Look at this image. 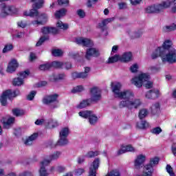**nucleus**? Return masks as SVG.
<instances>
[{
  "mask_svg": "<svg viewBox=\"0 0 176 176\" xmlns=\"http://www.w3.org/2000/svg\"><path fill=\"white\" fill-rule=\"evenodd\" d=\"M67 13V10L65 8H63L61 10H59L56 11L54 14L56 19H61V17H64L65 16V14Z\"/></svg>",
  "mask_w": 176,
  "mask_h": 176,
  "instance_id": "72a5a7b5",
  "label": "nucleus"
},
{
  "mask_svg": "<svg viewBox=\"0 0 176 176\" xmlns=\"http://www.w3.org/2000/svg\"><path fill=\"white\" fill-rule=\"evenodd\" d=\"M38 14V10H36V9H32L29 11L23 12L24 16H29L30 17H36Z\"/></svg>",
  "mask_w": 176,
  "mask_h": 176,
  "instance_id": "2f4dec72",
  "label": "nucleus"
},
{
  "mask_svg": "<svg viewBox=\"0 0 176 176\" xmlns=\"http://www.w3.org/2000/svg\"><path fill=\"white\" fill-rule=\"evenodd\" d=\"M43 3H45L44 0H39L37 3H35L33 5V9L36 10V9H41V8H43Z\"/></svg>",
  "mask_w": 176,
  "mask_h": 176,
  "instance_id": "37998d69",
  "label": "nucleus"
},
{
  "mask_svg": "<svg viewBox=\"0 0 176 176\" xmlns=\"http://www.w3.org/2000/svg\"><path fill=\"white\" fill-rule=\"evenodd\" d=\"M58 5L63 6V5H68L69 3V0H58Z\"/></svg>",
  "mask_w": 176,
  "mask_h": 176,
  "instance_id": "0e129e2a",
  "label": "nucleus"
},
{
  "mask_svg": "<svg viewBox=\"0 0 176 176\" xmlns=\"http://www.w3.org/2000/svg\"><path fill=\"white\" fill-rule=\"evenodd\" d=\"M52 68V64L51 63H45L39 66V69L41 71H47V69H50Z\"/></svg>",
  "mask_w": 176,
  "mask_h": 176,
  "instance_id": "a18cd8bd",
  "label": "nucleus"
},
{
  "mask_svg": "<svg viewBox=\"0 0 176 176\" xmlns=\"http://www.w3.org/2000/svg\"><path fill=\"white\" fill-rule=\"evenodd\" d=\"M133 60V54L131 52H125L121 56L122 63H129Z\"/></svg>",
  "mask_w": 176,
  "mask_h": 176,
  "instance_id": "b1692460",
  "label": "nucleus"
},
{
  "mask_svg": "<svg viewBox=\"0 0 176 176\" xmlns=\"http://www.w3.org/2000/svg\"><path fill=\"white\" fill-rule=\"evenodd\" d=\"M56 27L60 30H68V24L63 23L61 21H58Z\"/></svg>",
  "mask_w": 176,
  "mask_h": 176,
  "instance_id": "ea45409f",
  "label": "nucleus"
},
{
  "mask_svg": "<svg viewBox=\"0 0 176 176\" xmlns=\"http://www.w3.org/2000/svg\"><path fill=\"white\" fill-rule=\"evenodd\" d=\"M83 173H85V169L82 168H79L75 170V174L76 175H82V174H83Z\"/></svg>",
  "mask_w": 176,
  "mask_h": 176,
  "instance_id": "052dcab7",
  "label": "nucleus"
},
{
  "mask_svg": "<svg viewBox=\"0 0 176 176\" xmlns=\"http://www.w3.org/2000/svg\"><path fill=\"white\" fill-rule=\"evenodd\" d=\"M174 6L171 7L172 13H176V0H173Z\"/></svg>",
  "mask_w": 176,
  "mask_h": 176,
  "instance_id": "338daca9",
  "label": "nucleus"
},
{
  "mask_svg": "<svg viewBox=\"0 0 176 176\" xmlns=\"http://www.w3.org/2000/svg\"><path fill=\"white\" fill-rule=\"evenodd\" d=\"M76 43L80 45L81 46H91L93 41L89 38H78L76 39Z\"/></svg>",
  "mask_w": 176,
  "mask_h": 176,
  "instance_id": "a211bd4d",
  "label": "nucleus"
},
{
  "mask_svg": "<svg viewBox=\"0 0 176 176\" xmlns=\"http://www.w3.org/2000/svg\"><path fill=\"white\" fill-rule=\"evenodd\" d=\"M58 126V122L54 120H50L45 122V127L47 129H54Z\"/></svg>",
  "mask_w": 176,
  "mask_h": 176,
  "instance_id": "bb28decb",
  "label": "nucleus"
},
{
  "mask_svg": "<svg viewBox=\"0 0 176 176\" xmlns=\"http://www.w3.org/2000/svg\"><path fill=\"white\" fill-rule=\"evenodd\" d=\"M10 50H13V45L12 44L6 45L3 49V53H8V52H10Z\"/></svg>",
  "mask_w": 176,
  "mask_h": 176,
  "instance_id": "864d4df0",
  "label": "nucleus"
},
{
  "mask_svg": "<svg viewBox=\"0 0 176 176\" xmlns=\"http://www.w3.org/2000/svg\"><path fill=\"white\" fill-rule=\"evenodd\" d=\"M46 122L47 120H45V119H40L37 120L35 122V124H36V126H42L43 124H44V126H46Z\"/></svg>",
  "mask_w": 176,
  "mask_h": 176,
  "instance_id": "4d7b16f0",
  "label": "nucleus"
},
{
  "mask_svg": "<svg viewBox=\"0 0 176 176\" xmlns=\"http://www.w3.org/2000/svg\"><path fill=\"white\" fill-rule=\"evenodd\" d=\"M17 25L21 28H25V27H27V23H25V21H21L17 23Z\"/></svg>",
  "mask_w": 176,
  "mask_h": 176,
  "instance_id": "680f3d73",
  "label": "nucleus"
},
{
  "mask_svg": "<svg viewBox=\"0 0 176 176\" xmlns=\"http://www.w3.org/2000/svg\"><path fill=\"white\" fill-rule=\"evenodd\" d=\"M58 96L57 94L50 95L44 97L43 98V103L45 105H50V104H55L52 105L51 108L54 109V108H58Z\"/></svg>",
  "mask_w": 176,
  "mask_h": 176,
  "instance_id": "6e6552de",
  "label": "nucleus"
},
{
  "mask_svg": "<svg viewBox=\"0 0 176 176\" xmlns=\"http://www.w3.org/2000/svg\"><path fill=\"white\" fill-rule=\"evenodd\" d=\"M35 96H36V91H32L28 94L27 100H28V101H32V100H34V98H35Z\"/></svg>",
  "mask_w": 176,
  "mask_h": 176,
  "instance_id": "8fccbe9b",
  "label": "nucleus"
},
{
  "mask_svg": "<svg viewBox=\"0 0 176 176\" xmlns=\"http://www.w3.org/2000/svg\"><path fill=\"white\" fill-rule=\"evenodd\" d=\"M118 61H121V56L120 55H115L109 58L107 63L108 64H113V63H118Z\"/></svg>",
  "mask_w": 176,
  "mask_h": 176,
  "instance_id": "473e14b6",
  "label": "nucleus"
},
{
  "mask_svg": "<svg viewBox=\"0 0 176 176\" xmlns=\"http://www.w3.org/2000/svg\"><path fill=\"white\" fill-rule=\"evenodd\" d=\"M91 98L89 100L92 102H97L101 100V89L97 87H94L90 90Z\"/></svg>",
  "mask_w": 176,
  "mask_h": 176,
  "instance_id": "9d476101",
  "label": "nucleus"
},
{
  "mask_svg": "<svg viewBox=\"0 0 176 176\" xmlns=\"http://www.w3.org/2000/svg\"><path fill=\"white\" fill-rule=\"evenodd\" d=\"M51 79L53 80H62L63 79H65V74H60L58 75H52Z\"/></svg>",
  "mask_w": 176,
  "mask_h": 176,
  "instance_id": "a19ab883",
  "label": "nucleus"
},
{
  "mask_svg": "<svg viewBox=\"0 0 176 176\" xmlns=\"http://www.w3.org/2000/svg\"><path fill=\"white\" fill-rule=\"evenodd\" d=\"M38 133H33L31 135L25 142L26 145H32L34 144V141L38 138Z\"/></svg>",
  "mask_w": 176,
  "mask_h": 176,
  "instance_id": "c85d7f7f",
  "label": "nucleus"
},
{
  "mask_svg": "<svg viewBox=\"0 0 176 176\" xmlns=\"http://www.w3.org/2000/svg\"><path fill=\"white\" fill-rule=\"evenodd\" d=\"M162 128H160L159 126L153 128L151 130L152 134H155V135H157L160 134V133H162Z\"/></svg>",
  "mask_w": 176,
  "mask_h": 176,
  "instance_id": "5fc2aeb1",
  "label": "nucleus"
},
{
  "mask_svg": "<svg viewBox=\"0 0 176 176\" xmlns=\"http://www.w3.org/2000/svg\"><path fill=\"white\" fill-rule=\"evenodd\" d=\"M51 67H54V68H64V63L54 61L51 63Z\"/></svg>",
  "mask_w": 176,
  "mask_h": 176,
  "instance_id": "79ce46f5",
  "label": "nucleus"
},
{
  "mask_svg": "<svg viewBox=\"0 0 176 176\" xmlns=\"http://www.w3.org/2000/svg\"><path fill=\"white\" fill-rule=\"evenodd\" d=\"M105 176H120V172H119L118 170H113Z\"/></svg>",
  "mask_w": 176,
  "mask_h": 176,
  "instance_id": "603ef678",
  "label": "nucleus"
},
{
  "mask_svg": "<svg viewBox=\"0 0 176 176\" xmlns=\"http://www.w3.org/2000/svg\"><path fill=\"white\" fill-rule=\"evenodd\" d=\"M138 68H140V66H138V64L135 63L132 65L130 67L131 72L135 73L137 71H138Z\"/></svg>",
  "mask_w": 176,
  "mask_h": 176,
  "instance_id": "6e6d98bb",
  "label": "nucleus"
},
{
  "mask_svg": "<svg viewBox=\"0 0 176 176\" xmlns=\"http://www.w3.org/2000/svg\"><path fill=\"white\" fill-rule=\"evenodd\" d=\"M63 54V50H52V55L54 57H60Z\"/></svg>",
  "mask_w": 176,
  "mask_h": 176,
  "instance_id": "3c124183",
  "label": "nucleus"
},
{
  "mask_svg": "<svg viewBox=\"0 0 176 176\" xmlns=\"http://www.w3.org/2000/svg\"><path fill=\"white\" fill-rule=\"evenodd\" d=\"M12 114L14 116H23L25 115V111L24 110L14 109H12Z\"/></svg>",
  "mask_w": 176,
  "mask_h": 176,
  "instance_id": "e433bc0d",
  "label": "nucleus"
},
{
  "mask_svg": "<svg viewBox=\"0 0 176 176\" xmlns=\"http://www.w3.org/2000/svg\"><path fill=\"white\" fill-rule=\"evenodd\" d=\"M100 56V51L97 48L91 47L87 50L85 58L87 60H90L91 57H98Z\"/></svg>",
  "mask_w": 176,
  "mask_h": 176,
  "instance_id": "4468645a",
  "label": "nucleus"
},
{
  "mask_svg": "<svg viewBox=\"0 0 176 176\" xmlns=\"http://www.w3.org/2000/svg\"><path fill=\"white\" fill-rule=\"evenodd\" d=\"M76 13L80 19H83L86 16V12H85L83 10H78Z\"/></svg>",
  "mask_w": 176,
  "mask_h": 176,
  "instance_id": "13d9d810",
  "label": "nucleus"
},
{
  "mask_svg": "<svg viewBox=\"0 0 176 176\" xmlns=\"http://www.w3.org/2000/svg\"><path fill=\"white\" fill-rule=\"evenodd\" d=\"M172 152L174 156H176V142L173 143L172 145Z\"/></svg>",
  "mask_w": 176,
  "mask_h": 176,
  "instance_id": "774afa93",
  "label": "nucleus"
},
{
  "mask_svg": "<svg viewBox=\"0 0 176 176\" xmlns=\"http://www.w3.org/2000/svg\"><path fill=\"white\" fill-rule=\"evenodd\" d=\"M69 135V128H63L59 133V140L57 142V145L63 146L68 144V135Z\"/></svg>",
  "mask_w": 176,
  "mask_h": 176,
  "instance_id": "0eeeda50",
  "label": "nucleus"
},
{
  "mask_svg": "<svg viewBox=\"0 0 176 176\" xmlns=\"http://www.w3.org/2000/svg\"><path fill=\"white\" fill-rule=\"evenodd\" d=\"M91 102H93L90 99L84 100L77 106V108L83 109V108H86V107L91 105Z\"/></svg>",
  "mask_w": 176,
  "mask_h": 176,
  "instance_id": "c756f323",
  "label": "nucleus"
},
{
  "mask_svg": "<svg viewBox=\"0 0 176 176\" xmlns=\"http://www.w3.org/2000/svg\"><path fill=\"white\" fill-rule=\"evenodd\" d=\"M49 164H46V163H43V161H42L40 164V170H39V174L40 176H48L49 173H47V170L45 168V166H48Z\"/></svg>",
  "mask_w": 176,
  "mask_h": 176,
  "instance_id": "393cba45",
  "label": "nucleus"
},
{
  "mask_svg": "<svg viewBox=\"0 0 176 176\" xmlns=\"http://www.w3.org/2000/svg\"><path fill=\"white\" fill-rule=\"evenodd\" d=\"M115 21V17L111 18H107L105 19H103L101 23H98V28L101 30L102 32H104V35L107 36L108 35V31H107V25L109 24V23H112V21Z\"/></svg>",
  "mask_w": 176,
  "mask_h": 176,
  "instance_id": "9b49d317",
  "label": "nucleus"
},
{
  "mask_svg": "<svg viewBox=\"0 0 176 176\" xmlns=\"http://www.w3.org/2000/svg\"><path fill=\"white\" fill-rule=\"evenodd\" d=\"M111 89L115 97H116L117 98L125 100H121L120 102V108H128V109H138V108H140V107L142 105V101H141V99H133L135 97L134 92H133V91L127 89L120 91V89H122V83H112Z\"/></svg>",
  "mask_w": 176,
  "mask_h": 176,
  "instance_id": "f257e3e1",
  "label": "nucleus"
},
{
  "mask_svg": "<svg viewBox=\"0 0 176 176\" xmlns=\"http://www.w3.org/2000/svg\"><path fill=\"white\" fill-rule=\"evenodd\" d=\"M157 57H161L162 63L175 64L176 50L173 46L171 40H165L161 47H158L151 54V58L155 60Z\"/></svg>",
  "mask_w": 176,
  "mask_h": 176,
  "instance_id": "f03ea898",
  "label": "nucleus"
},
{
  "mask_svg": "<svg viewBox=\"0 0 176 176\" xmlns=\"http://www.w3.org/2000/svg\"><path fill=\"white\" fill-rule=\"evenodd\" d=\"M160 96V91L157 89L150 90L146 93L145 97L148 100H152L153 98H157Z\"/></svg>",
  "mask_w": 176,
  "mask_h": 176,
  "instance_id": "412c9836",
  "label": "nucleus"
},
{
  "mask_svg": "<svg viewBox=\"0 0 176 176\" xmlns=\"http://www.w3.org/2000/svg\"><path fill=\"white\" fill-rule=\"evenodd\" d=\"M41 32L44 35H49V34H57L58 30L56 28L45 27L41 29Z\"/></svg>",
  "mask_w": 176,
  "mask_h": 176,
  "instance_id": "5701e85b",
  "label": "nucleus"
},
{
  "mask_svg": "<svg viewBox=\"0 0 176 176\" xmlns=\"http://www.w3.org/2000/svg\"><path fill=\"white\" fill-rule=\"evenodd\" d=\"M153 173H155V169L151 165L146 164L143 166L142 174L145 176H153Z\"/></svg>",
  "mask_w": 176,
  "mask_h": 176,
  "instance_id": "4be33fe9",
  "label": "nucleus"
},
{
  "mask_svg": "<svg viewBox=\"0 0 176 176\" xmlns=\"http://www.w3.org/2000/svg\"><path fill=\"white\" fill-rule=\"evenodd\" d=\"M174 6L173 0H164L161 3L146 8V13H163L166 9Z\"/></svg>",
  "mask_w": 176,
  "mask_h": 176,
  "instance_id": "20e7f679",
  "label": "nucleus"
},
{
  "mask_svg": "<svg viewBox=\"0 0 176 176\" xmlns=\"http://www.w3.org/2000/svg\"><path fill=\"white\" fill-rule=\"evenodd\" d=\"M60 156H61V153L60 152H58V151H56L52 154H51L50 156H49V158L47 159V160H44L43 161V163H45V165L46 164H50V163L52 162H53V160H57V159H58L60 157Z\"/></svg>",
  "mask_w": 176,
  "mask_h": 176,
  "instance_id": "6ab92c4d",
  "label": "nucleus"
},
{
  "mask_svg": "<svg viewBox=\"0 0 176 176\" xmlns=\"http://www.w3.org/2000/svg\"><path fill=\"white\" fill-rule=\"evenodd\" d=\"M148 166H151L152 168L155 167V166H157V164H159V158L158 157H153L150 160V162L148 164H147Z\"/></svg>",
  "mask_w": 176,
  "mask_h": 176,
  "instance_id": "58836bf2",
  "label": "nucleus"
},
{
  "mask_svg": "<svg viewBox=\"0 0 176 176\" xmlns=\"http://www.w3.org/2000/svg\"><path fill=\"white\" fill-rule=\"evenodd\" d=\"M160 109V104L159 103H155L151 107L152 113H157V112Z\"/></svg>",
  "mask_w": 176,
  "mask_h": 176,
  "instance_id": "49530a36",
  "label": "nucleus"
},
{
  "mask_svg": "<svg viewBox=\"0 0 176 176\" xmlns=\"http://www.w3.org/2000/svg\"><path fill=\"white\" fill-rule=\"evenodd\" d=\"M136 127L140 130H146L149 127V122L146 120H142L139 122H137Z\"/></svg>",
  "mask_w": 176,
  "mask_h": 176,
  "instance_id": "a878e982",
  "label": "nucleus"
},
{
  "mask_svg": "<svg viewBox=\"0 0 176 176\" xmlns=\"http://www.w3.org/2000/svg\"><path fill=\"white\" fill-rule=\"evenodd\" d=\"M17 96H20V91L18 89L14 90V91H12L10 89L5 91L0 98L1 105L5 107L7 104L8 98L12 100V98H14V97H17Z\"/></svg>",
  "mask_w": 176,
  "mask_h": 176,
  "instance_id": "39448f33",
  "label": "nucleus"
},
{
  "mask_svg": "<svg viewBox=\"0 0 176 176\" xmlns=\"http://www.w3.org/2000/svg\"><path fill=\"white\" fill-rule=\"evenodd\" d=\"M30 75V71L26 70L19 73V76L13 79V86H23L24 85V79Z\"/></svg>",
  "mask_w": 176,
  "mask_h": 176,
  "instance_id": "1a4fd4ad",
  "label": "nucleus"
},
{
  "mask_svg": "<svg viewBox=\"0 0 176 176\" xmlns=\"http://www.w3.org/2000/svg\"><path fill=\"white\" fill-rule=\"evenodd\" d=\"M19 67V63L17 60L12 59L9 63L6 69V72L8 74H13L17 69Z\"/></svg>",
  "mask_w": 176,
  "mask_h": 176,
  "instance_id": "dca6fc26",
  "label": "nucleus"
},
{
  "mask_svg": "<svg viewBox=\"0 0 176 176\" xmlns=\"http://www.w3.org/2000/svg\"><path fill=\"white\" fill-rule=\"evenodd\" d=\"M88 120L89 124H91V126H94V124H96V123L98 122V117H97V116L93 111H91L89 117L88 118Z\"/></svg>",
  "mask_w": 176,
  "mask_h": 176,
  "instance_id": "cd10ccee",
  "label": "nucleus"
},
{
  "mask_svg": "<svg viewBox=\"0 0 176 176\" xmlns=\"http://www.w3.org/2000/svg\"><path fill=\"white\" fill-rule=\"evenodd\" d=\"M72 76L73 79H76L78 78H80L81 79H86V78H87V76H89L84 72L80 73L74 72L72 73Z\"/></svg>",
  "mask_w": 176,
  "mask_h": 176,
  "instance_id": "7c9ffc66",
  "label": "nucleus"
},
{
  "mask_svg": "<svg viewBox=\"0 0 176 176\" xmlns=\"http://www.w3.org/2000/svg\"><path fill=\"white\" fill-rule=\"evenodd\" d=\"M99 166L100 159L97 158L93 162L92 166L89 168V176H96Z\"/></svg>",
  "mask_w": 176,
  "mask_h": 176,
  "instance_id": "2eb2a0df",
  "label": "nucleus"
},
{
  "mask_svg": "<svg viewBox=\"0 0 176 176\" xmlns=\"http://www.w3.org/2000/svg\"><path fill=\"white\" fill-rule=\"evenodd\" d=\"M149 74L148 73H142L138 76L131 79L132 85H134L136 87H142V85L146 89H152L153 82L149 80Z\"/></svg>",
  "mask_w": 176,
  "mask_h": 176,
  "instance_id": "7ed1b4c3",
  "label": "nucleus"
},
{
  "mask_svg": "<svg viewBox=\"0 0 176 176\" xmlns=\"http://www.w3.org/2000/svg\"><path fill=\"white\" fill-rule=\"evenodd\" d=\"M83 90H85V87L82 85H78L72 90V93H80L81 91H83Z\"/></svg>",
  "mask_w": 176,
  "mask_h": 176,
  "instance_id": "de8ad7c7",
  "label": "nucleus"
},
{
  "mask_svg": "<svg viewBox=\"0 0 176 176\" xmlns=\"http://www.w3.org/2000/svg\"><path fill=\"white\" fill-rule=\"evenodd\" d=\"M19 9L14 6L3 4L1 8L0 17H6L10 14H16Z\"/></svg>",
  "mask_w": 176,
  "mask_h": 176,
  "instance_id": "423d86ee",
  "label": "nucleus"
},
{
  "mask_svg": "<svg viewBox=\"0 0 176 176\" xmlns=\"http://www.w3.org/2000/svg\"><path fill=\"white\" fill-rule=\"evenodd\" d=\"M36 17H38V20L37 21H34L33 22V24L34 25H39L41 24H45V23H46V21H47V15L46 14H41L39 15V14H38V16H36Z\"/></svg>",
  "mask_w": 176,
  "mask_h": 176,
  "instance_id": "aec40b11",
  "label": "nucleus"
},
{
  "mask_svg": "<svg viewBox=\"0 0 176 176\" xmlns=\"http://www.w3.org/2000/svg\"><path fill=\"white\" fill-rule=\"evenodd\" d=\"M163 30L164 32H171V31H175L176 25L173 23L172 25L164 26Z\"/></svg>",
  "mask_w": 176,
  "mask_h": 176,
  "instance_id": "4c0bfd02",
  "label": "nucleus"
},
{
  "mask_svg": "<svg viewBox=\"0 0 176 176\" xmlns=\"http://www.w3.org/2000/svg\"><path fill=\"white\" fill-rule=\"evenodd\" d=\"M15 118L14 117H10L9 116L3 117L1 119V122L3 124V129L7 130L12 127V124L14 123Z\"/></svg>",
  "mask_w": 176,
  "mask_h": 176,
  "instance_id": "f8f14e48",
  "label": "nucleus"
},
{
  "mask_svg": "<svg viewBox=\"0 0 176 176\" xmlns=\"http://www.w3.org/2000/svg\"><path fill=\"white\" fill-rule=\"evenodd\" d=\"M46 39H48V37L46 36H42L41 38H40V39L38 40V41L36 43V46H41L42 45V43H43V42H45L46 41Z\"/></svg>",
  "mask_w": 176,
  "mask_h": 176,
  "instance_id": "bf43d9fd",
  "label": "nucleus"
},
{
  "mask_svg": "<svg viewBox=\"0 0 176 176\" xmlns=\"http://www.w3.org/2000/svg\"><path fill=\"white\" fill-rule=\"evenodd\" d=\"M119 9H126L127 8V3H118Z\"/></svg>",
  "mask_w": 176,
  "mask_h": 176,
  "instance_id": "69168bd1",
  "label": "nucleus"
},
{
  "mask_svg": "<svg viewBox=\"0 0 176 176\" xmlns=\"http://www.w3.org/2000/svg\"><path fill=\"white\" fill-rule=\"evenodd\" d=\"M91 112V111H82L78 113V115L80 116V118H83L84 119H89Z\"/></svg>",
  "mask_w": 176,
  "mask_h": 176,
  "instance_id": "c9c22d12",
  "label": "nucleus"
},
{
  "mask_svg": "<svg viewBox=\"0 0 176 176\" xmlns=\"http://www.w3.org/2000/svg\"><path fill=\"white\" fill-rule=\"evenodd\" d=\"M98 155H100V152L98 151H89L85 154V157H96V156H98Z\"/></svg>",
  "mask_w": 176,
  "mask_h": 176,
  "instance_id": "c03bdc74",
  "label": "nucleus"
},
{
  "mask_svg": "<svg viewBox=\"0 0 176 176\" xmlns=\"http://www.w3.org/2000/svg\"><path fill=\"white\" fill-rule=\"evenodd\" d=\"M146 162V155L144 154H139L137 155L135 161H134V166L135 168H141V166L144 163Z\"/></svg>",
  "mask_w": 176,
  "mask_h": 176,
  "instance_id": "ddd939ff",
  "label": "nucleus"
},
{
  "mask_svg": "<svg viewBox=\"0 0 176 176\" xmlns=\"http://www.w3.org/2000/svg\"><path fill=\"white\" fill-rule=\"evenodd\" d=\"M149 113V111H148V109H142L139 111L138 117L140 119H145L146 116H148V114Z\"/></svg>",
  "mask_w": 176,
  "mask_h": 176,
  "instance_id": "f704fd0d",
  "label": "nucleus"
},
{
  "mask_svg": "<svg viewBox=\"0 0 176 176\" xmlns=\"http://www.w3.org/2000/svg\"><path fill=\"white\" fill-rule=\"evenodd\" d=\"M166 170L170 176H175V173H174V169H173V167H171L170 165H168V164L166 165Z\"/></svg>",
  "mask_w": 176,
  "mask_h": 176,
  "instance_id": "09e8293b",
  "label": "nucleus"
},
{
  "mask_svg": "<svg viewBox=\"0 0 176 176\" xmlns=\"http://www.w3.org/2000/svg\"><path fill=\"white\" fill-rule=\"evenodd\" d=\"M126 152H135V148L131 145L122 146L121 148L117 151V155L119 156L126 153Z\"/></svg>",
  "mask_w": 176,
  "mask_h": 176,
  "instance_id": "f3484780",
  "label": "nucleus"
},
{
  "mask_svg": "<svg viewBox=\"0 0 176 176\" xmlns=\"http://www.w3.org/2000/svg\"><path fill=\"white\" fill-rule=\"evenodd\" d=\"M57 173H64L65 171V166H58L56 167Z\"/></svg>",
  "mask_w": 176,
  "mask_h": 176,
  "instance_id": "e2e57ef3",
  "label": "nucleus"
}]
</instances>
